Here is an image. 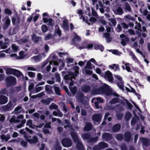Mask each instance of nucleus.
I'll list each match as a JSON object with an SVG mask.
<instances>
[{
	"instance_id": "nucleus-1",
	"label": "nucleus",
	"mask_w": 150,
	"mask_h": 150,
	"mask_svg": "<svg viewBox=\"0 0 150 150\" xmlns=\"http://www.w3.org/2000/svg\"><path fill=\"white\" fill-rule=\"evenodd\" d=\"M101 94H104L107 96H110L112 95V91L109 87L108 85L104 84L99 87Z\"/></svg>"
},
{
	"instance_id": "nucleus-2",
	"label": "nucleus",
	"mask_w": 150,
	"mask_h": 150,
	"mask_svg": "<svg viewBox=\"0 0 150 150\" xmlns=\"http://www.w3.org/2000/svg\"><path fill=\"white\" fill-rule=\"evenodd\" d=\"M17 82L16 79L12 76H8L6 79V83L7 87L13 86L15 85Z\"/></svg>"
},
{
	"instance_id": "nucleus-3",
	"label": "nucleus",
	"mask_w": 150,
	"mask_h": 150,
	"mask_svg": "<svg viewBox=\"0 0 150 150\" xmlns=\"http://www.w3.org/2000/svg\"><path fill=\"white\" fill-rule=\"evenodd\" d=\"M61 143L64 147H70L72 144L71 139L68 138H63L61 141Z\"/></svg>"
},
{
	"instance_id": "nucleus-4",
	"label": "nucleus",
	"mask_w": 150,
	"mask_h": 150,
	"mask_svg": "<svg viewBox=\"0 0 150 150\" xmlns=\"http://www.w3.org/2000/svg\"><path fill=\"white\" fill-rule=\"evenodd\" d=\"M101 114H95L92 116V120L94 122H97L99 124L102 117Z\"/></svg>"
},
{
	"instance_id": "nucleus-5",
	"label": "nucleus",
	"mask_w": 150,
	"mask_h": 150,
	"mask_svg": "<svg viewBox=\"0 0 150 150\" xmlns=\"http://www.w3.org/2000/svg\"><path fill=\"white\" fill-rule=\"evenodd\" d=\"M132 134L130 132L127 131L124 135V140L126 142H129L132 139Z\"/></svg>"
},
{
	"instance_id": "nucleus-6",
	"label": "nucleus",
	"mask_w": 150,
	"mask_h": 150,
	"mask_svg": "<svg viewBox=\"0 0 150 150\" xmlns=\"http://www.w3.org/2000/svg\"><path fill=\"white\" fill-rule=\"evenodd\" d=\"M24 137L25 138L26 141L29 142L30 144H35L38 142V139L37 137L34 136L32 139H30L29 138L28 136L24 135Z\"/></svg>"
},
{
	"instance_id": "nucleus-7",
	"label": "nucleus",
	"mask_w": 150,
	"mask_h": 150,
	"mask_svg": "<svg viewBox=\"0 0 150 150\" xmlns=\"http://www.w3.org/2000/svg\"><path fill=\"white\" fill-rule=\"evenodd\" d=\"M104 77L105 79H108V81L110 82H112L113 81V78L112 74L109 71H108L106 72Z\"/></svg>"
},
{
	"instance_id": "nucleus-8",
	"label": "nucleus",
	"mask_w": 150,
	"mask_h": 150,
	"mask_svg": "<svg viewBox=\"0 0 150 150\" xmlns=\"http://www.w3.org/2000/svg\"><path fill=\"white\" fill-rule=\"evenodd\" d=\"M73 131H71L70 133V134L74 142L75 143H77L79 141V139L78 137L77 133L74 131V130L73 129Z\"/></svg>"
},
{
	"instance_id": "nucleus-9",
	"label": "nucleus",
	"mask_w": 150,
	"mask_h": 150,
	"mask_svg": "<svg viewBox=\"0 0 150 150\" xmlns=\"http://www.w3.org/2000/svg\"><path fill=\"white\" fill-rule=\"evenodd\" d=\"M102 138L103 140L106 141L111 140L112 138V134L108 133H103L102 135Z\"/></svg>"
},
{
	"instance_id": "nucleus-10",
	"label": "nucleus",
	"mask_w": 150,
	"mask_h": 150,
	"mask_svg": "<svg viewBox=\"0 0 150 150\" xmlns=\"http://www.w3.org/2000/svg\"><path fill=\"white\" fill-rule=\"evenodd\" d=\"M12 105V102L10 101L7 105L3 106L2 108L3 110L5 111H9L11 110Z\"/></svg>"
},
{
	"instance_id": "nucleus-11",
	"label": "nucleus",
	"mask_w": 150,
	"mask_h": 150,
	"mask_svg": "<svg viewBox=\"0 0 150 150\" xmlns=\"http://www.w3.org/2000/svg\"><path fill=\"white\" fill-rule=\"evenodd\" d=\"M81 91L85 93L89 92L91 90V87L88 85H84L81 87Z\"/></svg>"
},
{
	"instance_id": "nucleus-12",
	"label": "nucleus",
	"mask_w": 150,
	"mask_h": 150,
	"mask_svg": "<svg viewBox=\"0 0 150 150\" xmlns=\"http://www.w3.org/2000/svg\"><path fill=\"white\" fill-rule=\"evenodd\" d=\"M86 125L83 129L84 131L88 132L91 130L93 128V125L91 123L88 122L86 123Z\"/></svg>"
},
{
	"instance_id": "nucleus-13",
	"label": "nucleus",
	"mask_w": 150,
	"mask_h": 150,
	"mask_svg": "<svg viewBox=\"0 0 150 150\" xmlns=\"http://www.w3.org/2000/svg\"><path fill=\"white\" fill-rule=\"evenodd\" d=\"M121 127V125L119 123H117L112 127V130L113 132H117L120 130Z\"/></svg>"
},
{
	"instance_id": "nucleus-14",
	"label": "nucleus",
	"mask_w": 150,
	"mask_h": 150,
	"mask_svg": "<svg viewBox=\"0 0 150 150\" xmlns=\"http://www.w3.org/2000/svg\"><path fill=\"white\" fill-rule=\"evenodd\" d=\"M8 101V98L7 97L1 95L0 96V104L1 105L6 103Z\"/></svg>"
},
{
	"instance_id": "nucleus-15",
	"label": "nucleus",
	"mask_w": 150,
	"mask_h": 150,
	"mask_svg": "<svg viewBox=\"0 0 150 150\" xmlns=\"http://www.w3.org/2000/svg\"><path fill=\"white\" fill-rule=\"evenodd\" d=\"M142 139L143 146L147 147L150 145V141L149 139L145 138H142Z\"/></svg>"
},
{
	"instance_id": "nucleus-16",
	"label": "nucleus",
	"mask_w": 150,
	"mask_h": 150,
	"mask_svg": "<svg viewBox=\"0 0 150 150\" xmlns=\"http://www.w3.org/2000/svg\"><path fill=\"white\" fill-rule=\"evenodd\" d=\"M53 98H48L46 99H43L41 100L42 103L46 105H48L53 100Z\"/></svg>"
},
{
	"instance_id": "nucleus-17",
	"label": "nucleus",
	"mask_w": 150,
	"mask_h": 150,
	"mask_svg": "<svg viewBox=\"0 0 150 150\" xmlns=\"http://www.w3.org/2000/svg\"><path fill=\"white\" fill-rule=\"evenodd\" d=\"M63 29L67 31L69 30V27L68 25V21L66 19L63 21Z\"/></svg>"
},
{
	"instance_id": "nucleus-18",
	"label": "nucleus",
	"mask_w": 150,
	"mask_h": 150,
	"mask_svg": "<svg viewBox=\"0 0 150 150\" xmlns=\"http://www.w3.org/2000/svg\"><path fill=\"white\" fill-rule=\"evenodd\" d=\"M93 48L96 50H99L101 52H103L104 49V47L101 44H96L94 45Z\"/></svg>"
},
{
	"instance_id": "nucleus-19",
	"label": "nucleus",
	"mask_w": 150,
	"mask_h": 150,
	"mask_svg": "<svg viewBox=\"0 0 150 150\" xmlns=\"http://www.w3.org/2000/svg\"><path fill=\"white\" fill-rule=\"evenodd\" d=\"M84 95L83 93L80 92L77 94L76 98L78 100L81 102H82L83 100Z\"/></svg>"
},
{
	"instance_id": "nucleus-20",
	"label": "nucleus",
	"mask_w": 150,
	"mask_h": 150,
	"mask_svg": "<svg viewBox=\"0 0 150 150\" xmlns=\"http://www.w3.org/2000/svg\"><path fill=\"white\" fill-rule=\"evenodd\" d=\"M99 146L101 149H104L108 147V145L107 143L104 142H101L98 144Z\"/></svg>"
},
{
	"instance_id": "nucleus-21",
	"label": "nucleus",
	"mask_w": 150,
	"mask_h": 150,
	"mask_svg": "<svg viewBox=\"0 0 150 150\" xmlns=\"http://www.w3.org/2000/svg\"><path fill=\"white\" fill-rule=\"evenodd\" d=\"M45 90L48 94H54L52 90V87L50 85H47L45 86Z\"/></svg>"
},
{
	"instance_id": "nucleus-22",
	"label": "nucleus",
	"mask_w": 150,
	"mask_h": 150,
	"mask_svg": "<svg viewBox=\"0 0 150 150\" xmlns=\"http://www.w3.org/2000/svg\"><path fill=\"white\" fill-rule=\"evenodd\" d=\"M13 75L17 78H19L21 76L23 75L22 73L19 70L16 69H14Z\"/></svg>"
},
{
	"instance_id": "nucleus-23",
	"label": "nucleus",
	"mask_w": 150,
	"mask_h": 150,
	"mask_svg": "<svg viewBox=\"0 0 150 150\" xmlns=\"http://www.w3.org/2000/svg\"><path fill=\"white\" fill-rule=\"evenodd\" d=\"M129 63H126L125 64V67L124 66L122 65V68L123 70L126 69L128 72H130L132 73V71L131 70V68L129 67Z\"/></svg>"
},
{
	"instance_id": "nucleus-24",
	"label": "nucleus",
	"mask_w": 150,
	"mask_h": 150,
	"mask_svg": "<svg viewBox=\"0 0 150 150\" xmlns=\"http://www.w3.org/2000/svg\"><path fill=\"white\" fill-rule=\"evenodd\" d=\"M103 37L105 38L107 42H109L111 41L112 38L110 37V35L108 33H105L103 34Z\"/></svg>"
},
{
	"instance_id": "nucleus-25",
	"label": "nucleus",
	"mask_w": 150,
	"mask_h": 150,
	"mask_svg": "<svg viewBox=\"0 0 150 150\" xmlns=\"http://www.w3.org/2000/svg\"><path fill=\"white\" fill-rule=\"evenodd\" d=\"M91 93L93 95L101 94L99 87L98 88L92 90L91 91Z\"/></svg>"
},
{
	"instance_id": "nucleus-26",
	"label": "nucleus",
	"mask_w": 150,
	"mask_h": 150,
	"mask_svg": "<svg viewBox=\"0 0 150 150\" xmlns=\"http://www.w3.org/2000/svg\"><path fill=\"white\" fill-rule=\"evenodd\" d=\"M109 67L112 69H114L116 71L120 70V68L118 64H113L112 65H110Z\"/></svg>"
},
{
	"instance_id": "nucleus-27",
	"label": "nucleus",
	"mask_w": 150,
	"mask_h": 150,
	"mask_svg": "<svg viewBox=\"0 0 150 150\" xmlns=\"http://www.w3.org/2000/svg\"><path fill=\"white\" fill-rule=\"evenodd\" d=\"M116 139L119 141H122L124 140L123 135L122 134H116L115 136Z\"/></svg>"
},
{
	"instance_id": "nucleus-28",
	"label": "nucleus",
	"mask_w": 150,
	"mask_h": 150,
	"mask_svg": "<svg viewBox=\"0 0 150 150\" xmlns=\"http://www.w3.org/2000/svg\"><path fill=\"white\" fill-rule=\"evenodd\" d=\"M11 21L9 18L6 19L5 21V23L3 27V28L4 30L7 29L9 27Z\"/></svg>"
},
{
	"instance_id": "nucleus-29",
	"label": "nucleus",
	"mask_w": 150,
	"mask_h": 150,
	"mask_svg": "<svg viewBox=\"0 0 150 150\" xmlns=\"http://www.w3.org/2000/svg\"><path fill=\"white\" fill-rule=\"evenodd\" d=\"M81 39L78 35H76L72 39V42L74 44H75L76 43V40L78 41H80L81 40Z\"/></svg>"
},
{
	"instance_id": "nucleus-30",
	"label": "nucleus",
	"mask_w": 150,
	"mask_h": 150,
	"mask_svg": "<svg viewBox=\"0 0 150 150\" xmlns=\"http://www.w3.org/2000/svg\"><path fill=\"white\" fill-rule=\"evenodd\" d=\"M91 135L89 133H86L83 134L82 135V138L84 139H87L89 142L91 138Z\"/></svg>"
},
{
	"instance_id": "nucleus-31",
	"label": "nucleus",
	"mask_w": 150,
	"mask_h": 150,
	"mask_svg": "<svg viewBox=\"0 0 150 150\" xmlns=\"http://www.w3.org/2000/svg\"><path fill=\"white\" fill-rule=\"evenodd\" d=\"M69 89L72 93L73 96H75L77 92V89L76 86H74L73 87H69Z\"/></svg>"
},
{
	"instance_id": "nucleus-32",
	"label": "nucleus",
	"mask_w": 150,
	"mask_h": 150,
	"mask_svg": "<svg viewBox=\"0 0 150 150\" xmlns=\"http://www.w3.org/2000/svg\"><path fill=\"white\" fill-rule=\"evenodd\" d=\"M54 88L56 94L59 96H61V91L60 88L59 87L57 86H54Z\"/></svg>"
},
{
	"instance_id": "nucleus-33",
	"label": "nucleus",
	"mask_w": 150,
	"mask_h": 150,
	"mask_svg": "<svg viewBox=\"0 0 150 150\" xmlns=\"http://www.w3.org/2000/svg\"><path fill=\"white\" fill-rule=\"evenodd\" d=\"M14 69L8 68L6 69V73L7 75H13Z\"/></svg>"
},
{
	"instance_id": "nucleus-34",
	"label": "nucleus",
	"mask_w": 150,
	"mask_h": 150,
	"mask_svg": "<svg viewBox=\"0 0 150 150\" xmlns=\"http://www.w3.org/2000/svg\"><path fill=\"white\" fill-rule=\"evenodd\" d=\"M84 69H91L93 68L91 66V63L90 61H88L86 63V66L84 67Z\"/></svg>"
},
{
	"instance_id": "nucleus-35",
	"label": "nucleus",
	"mask_w": 150,
	"mask_h": 150,
	"mask_svg": "<svg viewBox=\"0 0 150 150\" xmlns=\"http://www.w3.org/2000/svg\"><path fill=\"white\" fill-rule=\"evenodd\" d=\"M54 148L55 150H61L62 149V146L58 142L55 143Z\"/></svg>"
},
{
	"instance_id": "nucleus-36",
	"label": "nucleus",
	"mask_w": 150,
	"mask_h": 150,
	"mask_svg": "<svg viewBox=\"0 0 150 150\" xmlns=\"http://www.w3.org/2000/svg\"><path fill=\"white\" fill-rule=\"evenodd\" d=\"M124 13L122 8L120 7L117 8L116 10V14L119 15H122Z\"/></svg>"
},
{
	"instance_id": "nucleus-37",
	"label": "nucleus",
	"mask_w": 150,
	"mask_h": 150,
	"mask_svg": "<svg viewBox=\"0 0 150 150\" xmlns=\"http://www.w3.org/2000/svg\"><path fill=\"white\" fill-rule=\"evenodd\" d=\"M76 147L78 150H83V144L80 142H78L77 143Z\"/></svg>"
},
{
	"instance_id": "nucleus-38",
	"label": "nucleus",
	"mask_w": 150,
	"mask_h": 150,
	"mask_svg": "<svg viewBox=\"0 0 150 150\" xmlns=\"http://www.w3.org/2000/svg\"><path fill=\"white\" fill-rule=\"evenodd\" d=\"M32 39L35 43L38 42L40 39V38L39 37L36 36L35 35H33L32 37Z\"/></svg>"
},
{
	"instance_id": "nucleus-39",
	"label": "nucleus",
	"mask_w": 150,
	"mask_h": 150,
	"mask_svg": "<svg viewBox=\"0 0 150 150\" xmlns=\"http://www.w3.org/2000/svg\"><path fill=\"white\" fill-rule=\"evenodd\" d=\"M117 85L121 90H123L124 89L123 81L117 82Z\"/></svg>"
},
{
	"instance_id": "nucleus-40",
	"label": "nucleus",
	"mask_w": 150,
	"mask_h": 150,
	"mask_svg": "<svg viewBox=\"0 0 150 150\" xmlns=\"http://www.w3.org/2000/svg\"><path fill=\"white\" fill-rule=\"evenodd\" d=\"M64 79L66 82H68V81H70L71 80V77L70 75L66 74L64 75Z\"/></svg>"
},
{
	"instance_id": "nucleus-41",
	"label": "nucleus",
	"mask_w": 150,
	"mask_h": 150,
	"mask_svg": "<svg viewBox=\"0 0 150 150\" xmlns=\"http://www.w3.org/2000/svg\"><path fill=\"white\" fill-rule=\"evenodd\" d=\"M8 92L7 89L5 88L2 89L0 91V93L8 96Z\"/></svg>"
},
{
	"instance_id": "nucleus-42",
	"label": "nucleus",
	"mask_w": 150,
	"mask_h": 150,
	"mask_svg": "<svg viewBox=\"0 0 150 150\" xmlns=\"http://www.w3.org/2000/svg\"><path fill=\"white\" fill-rule=\"evenodd\" d=\"M125 9L129 12L131 10V7L129 4L127 2H125Z\"/></svg>"
},
{
	"instance_id": "nucleus-43",
	"label": "nucleus",
	"mask_w": 150,
	"mask_h": 150,
	"mask_svg": "<svg viewBox=\"0 0 150 150\" xmlns=\"http://www.w3.org/2000/svg\"><path fill=\"white\" fill-rule=\"evenodd\" d=\"M9 122L11 123H19L20 120L18 119H16L14 117H12L10 120Z\"/></svg>"
},
{
	"instance_id": "nucleus-44",
	"label": "nucleus",
	"mask_w": 150,
	"mask_h": 150,
	"mask_svg": "<svg viewBox=\"0 0 150 150\" xmlns=\"http://www.w3.org/2000/svg\"><path fill=\"white\" fill-rule=\"evenodd\" d=\"M123 116V114L122 113H119L116 114V116L117 120H121Z\"/></svg>"
},
{
	"instance_id": "nucleus-45",
	"label": "nucleus",
	"mask_w": 150,
	"mask_h": 150,
	"mask_svg": "<svg viewBox=\"0 0 150 150\" xmlns=\"http://www.w3.org/2000/svg\"><path fill=\"white\" fill-rule=\"evenodd\" d=\"M109 21L111 22L112 23V25L114 26H115L117 24V22L116 19L115 18H111L108 19Z\"/></svg>"
},
{
	"instance_id": "nucleus-46",
	"label": "nucleus",
	"mask_w": 150,
	"mask_h": 150,
	"mask_svg": "<svg viewBox=\"0 0 150 150\" xmlns=\"http://www.w3.org/2000/svg\"><path fill=\"white\" fill-rule=\"evenodd\" d=\"M98 137L97 136L93 137H91L89 139L88 142H95L98 141Z\"/></svg>"
},
{
	"instance_id": "nucleus-47",
	"label": "nucleus",
	"mask_w": 150,
	"mask_h": 150,
	"mask_svg": "<svg viewBox=\"0 0 150 150\" xmlns=\"http://www.w3.org/2000/svg\"><path fill=\"white\" fill-rule=\"evenodd\" d=\"M56 78V81L59 83L61 81V78L59 74L58 73H56L55 75Z\"/></svg>"
},
{
	"instance_id": "nucleus-48",
	"label": "nucleus",
	"mask_w": 150,
	"mask_h": 150,
	"mask_svg": "<svg viewBox=\"0 0 150 150\" xmlns=\"http://www.w3.org/2000/svg\"><path fill=\"white\" fill-rule=\"evenodd\" d=\"M41 28L42 31L43 33L46 32L48 30L47 26L45 25H42L41 26Z\"/></svg>"
},
{
	"instance_id": "nucleus-49",
	"label": "nucleus",
	"mask_w": 150,
	"mask_h": 150,
	"mask_svg": "<svg viewBox=\"0 0 150 150\" xmlns=\"http://www.w3.org/2000/svg\"><path fill=\"white\" fill-rule=\"evenodd\" d=\"M50 109H56L58 108V106L54 103H52L49 106Z\"/></svg>"
},
{
	"instance_id": "nucleus-50",
	"label": "nucleus",
	"mask_w": 150,
	"mask_h": 150,
	"mask_svg": "<svg viewBox=\"0 0 150 150\" xmlns=\"http://www.w3.org/2000/svg\"><path fill=\"white\" fill-rule=\"evenodd\" d=\"M129 40V38L127 37H126L125 40L122 39L121 42V44L123 46H125L126 45V41L128 42Z\"/></svg>"
},
{
	"instance_id": "nucleus-51",
	"label": "nucleus",
	"mask_w": 150,
	"mask_h": 150,
	"mask_svg": "<svg viewBox=\"0 0 150 150\" xmlns=\"http://www.w3.org/2000/svg\"><path fill=\"white\" fill-rule=\"evenodd\" d=\"M132 115L129 112L127 113L125 115V118L126 120H129L131 117Z\"/></svg>"
},
{
	"instance_id": "nucleus-52",
	"label": "nucleus",
	"mask_w": 150,
	"mask_h": 150,
	"mask_svg": "<svg viewBox=\"0 0 150 150\" xmlns=\"http://www.w3.org/2000/svg\"><path fill=\"white\" fill-rule=\"evenodd\" d=\"M119 99L117 98H115L112 99L110 101V103L111 104H114L118 102Z\"/></svg>"
},
{
	"instance_id": "nucleus-53",
	"label": "nucleus",
	"mask_w": 150,
	"mask_h": 150,
	"mask_svg": "<svg viewBox=\"0 0 150 150\" xmlns=\"http://www.w3.org/2000/svg\"><path fill=\"white\" fill-rule=\"evenodd\" d=\"M33 58L35 60L36 62L40 61L41 59V57L40 55L34 56L33 57Z\"/></svg>"
},
{
	"instance_id": "nucleus-54",
	"label": "nucleus",
	"mask_w": 150,
	"mask_h": 150,
	"mask_svg": "<svg viewBox=\"0 0 150 150\" xmlns=\"http://www.w3.org/2000/svg\"><path fill=\"white\" fill-rule=\"evenodd\" d=\"M32 124L33 123L31 120H29L27 121L26 122V125L28 126L29 127L33 128L32 126Z\"/></svg>"
},
{
	"instance_id": "nucleus-55",
	"label": "nucleus",
	"mask_w": 150,
	"mask_h": 150,
	"mask_svg": "<svg viewBox=\"0 0 150 150\" xmlns=\"http://www.w3.org/2000/svg\"><path fill=\"white\" fill-rule=\"evenodd\" d=\"M125 100L126 103L127 104V106L128 107V108L130 109H132V107H133L132 105L127 100L125 99Z\"/></svg>"
},
{
	"instance_id": "nucleus-56",
	"label": "nucleus",
	"mask_w": 150,
	"mask_h": 150,
	"mask_svg": "<svg viewBox=\"0 0 150 150\" xmlns=\"http://www.w3.org/2000/svg\"><path fill=\"white\" fill-rule=\"evenodd\" d=\"M141 25L139 23H138L135 26V28L137 29L138 30H139L140 31H142L141 29Z\"/></svg>"
},
{
	"instance_id": "nucleus-57",
	"label": "nucleus",
	"mask_w": 150,
	"mask_h": 150,
	"mask_svg": "<svg viewBox=\"0 0 150 150\" xmlns=\"http://www.w3.org/2000/svg\"><path fill=\"white\" fill-rule=\"evenodd\" d=\"M121 25L124 29H126L129 28V25L125 23H121Z\"/></svg>"
},
{
	"instance_id": "nucleus-58",
	"label": "nucleus",
	"mask_w": 150,
	"mask_h": 150,
	"mask_svg": "<svg viewBox=\"0 0 150 150\" xmlns=\"http://www.w3.org/2000/svg\"><path fill=\"white\" fill-rule=\"evenodd\" d=\"M12 49L13 50L14 52L17 51L18 48V47L17 46L16 44H12L11 46Z\"/></svg>"
},
{
	"instance_id": "nucleus-59",
	"label": "nucleus",
	"mask_w": 150,
	"mask_h": 150,
	"mask_svg": "<svg viewBox=\"0 0 150 150\" xmlns=\"http://www.w3.org/2000/svg\"><path fill=\"white\" fill-rule=\"evenodd\" d=\"M29 37L28 36L26 37V38H22L20 39V40L21 42L23 43H26L28 42V38Z\"/></svg>"
},
{
	"instance_id": "nucleus-60",
	"label": "nucleus",
	"mask_w": 150,
	"mask_h": 150,
	"mask_svg": "<svg viewBox=\"0 0 150 150\" xmlns=\"http://www.w3.org/2000/svg\"><path fill=\"white\" fill-rule=\"evenodd\" d=\"M53 20L52 18H49L48 22L49 23V25L51 27H53L54 25V22L53 21Z\"/></svg>"
},
{
	"instance_id": "nucleus-61",
	"label": "nucleus",
	"mask_w": 150,
	"mask_h": 150,
	"mask_svg": "<svg viewBox=\"0 0 150 150\" xmlns=\"http://www.w3.org/2000/svg\"><path fill=\"white\" fill-rule=\"evenodd\" d=\"M28 74L30 77L33 78L35 77V73L29 71L28 72Z\"/></svg>"
},
{
	"instance_id": "nucleus-62",
	"label": "nucleus",
	"mask_w": 150,
	"mask_h": 150,
	"mask_svg": "<svg viewBox=\"0 0 150 150\" xmlns=\"http://www.w3.org/2000/svg\"><path fill=\"white\" fill-rule=\"evenodd\" d=\"M27 142L23 140H21L20 141V144L23 147H25L27 145Z\"/></svg>"
},
{
	"instance_id": "nucleus-63",
	"label": "nucleus",
	"mask_w": 150,
	"mask_h": 150,
	"mask_svg": "<svg viewBox=\"0 0 150 150\" xmlns=\"http://www.w3.org/2000/svg\"><path fill=\"white\" fill-rule=\"evenodd\" d=\"M5 13L8 15H11L12 14V11L8 8H6L5 9Z\"/></svg>"
},
{
	"instance_id": "nucleus-64",
	"label": "nucleus",
	"mask_w": 150,
	"mask_h": 150,
	"mask_svg": "<svg viewBox=\"0 0 150 150\" xmlns=\"http://www.w3.org/2000/svg\"><path fill=\"white\" fill-rule=\"evenodd\" d=\"M116 29L117 32H121L122 30L121 25L120 24H118L117 25V28Z\"/></svg>"
}]
</instances>
